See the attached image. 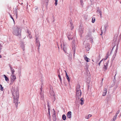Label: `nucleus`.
Instances as JSON below:
<instances>
[{
    "label": "nucleus",
    "mask_w": 121,
    "mask_h": 121,
    "mask_svg": "<svg viewBox=\"0 0 121 121\" xmlns=\"http://www.w3.org/2000/svg\"><path fill=\"white\" fill-rule=\"evenodd\" d=\"M86 50L87 51H88L89 50V47L88 46L87 47H86Z\"/></svg>",
    "instance_id": "obj_31"
},
{
    "label": "nucleus",
    "mask_w": 121,
    "mask_h": 121,
    "mask_svg": "<svg viewBox=\"0 0 121 121\" xmlns=\"http://www.w3.org/2000/svg\"><path fill=\"white\" fill-rule=\"evenodd\" d=\"M21 47L22 48V49H23L24 48V45L22 44L21 45Z\"/></svg>",
    "instance_id": "obj_36"
},
{
    "label": "nucleus",
    "mask_w": 121,
    "mask_h": 121,
    "mask_svg": "<svg viewBox=\"0 0 121 121\" xmlns=\"http://www.w3.org/2000/svg\"><path fill=\"white\" fill-rule=\"evenodd\" d=\"M101 33L100 35H101L103 34H104L106 31V28L105 26L101 28Z\"/></svg>",
    "instance_id": "obj_7"
},
{
    "label": "nucleus",
    "mask_w": 121,
    "mask_h": 121,
    "mask_svg": "<svg viewBox=\"0 0 121 121\" xmlns=\"http://www.w3.org/2000/svg\"><path fill=\"white\" fill-rule=\"evenodd\" d=\"M1 56L0 55V58L1 57Z\"/></svg>",
    "instance_id": "obj_46"
},
{
    "label": "nucleus",
    "mask_w": 121,
    "mask_h": 121,
    "mask_svg": "<svg viewBox=\"0 0 121 121\" xmlns=\"http://www.w3.org/2000/svg\"><path fill=\"white\" fill-rule=\"evenodd\" d=\"M84 58L85 60L87 62H88L89 61L90 59L87 57L86 55H84Z\"/></svg>",
    "instance_id": "obj_12"
},
{
    "label": "nucleus",
    "mask_w": 121,
    "mask_h": 121,
    "mask_svg": "<svg viewBox=\"0 0 121 121\" xmlns=\"http://www.w3.org/2000/svg\"><path fill=\"white\" fill-rule=\"evenodd\" d=\"M70 26H71V27L72 29H73L74 28V26L73 25V23H72V22H71H71H70Z\"/></svg>",
    "instance_id": "obj_22"
},
{
    "label": "nucleus",
    "mask_w": 121,
    "mask_h": 121,
    "mask_svg": "<svg viewBox=\"0 0 121 121\" xmlns=\"http://www.w3.org/2000/svg\"><path fill=\"white\" fill-rule=\"evenodd\" d=\"M4 76L5 79V80L7 82L9 81V79L5 75H3Z\"/></svg>",
    "instance_id": "obj_18"
},
{
    "label": "nucleus",
    "mask_w": 121,
    "mask_h": 121,
    "mask_svg": "<svg viewBox=\"0 0 121 121\" xmlns=\"http://www.w3.org/2000/svg\"><path fill=\"white\" fill-rule=\"evenodd\" d=\"M117 117V116H116V115H115V116L113 117L112 119L111 120V121H115L116 120Z\"/></svg>",
    "instance_id": "obj_26"
},
{
    "label": "nucleus",
    "mask_w": 121,
    "mask_h": 121,
    "mask_svg": "<svg viewBox=\"0 0 121 121\" xmlns=\"http://www.w3.org/2000/svg\"><path fill=\"white\" fill-rule=\"evenodd\" d=\"M67 37L69 40L73 38L72 34V35L70 33H69L68 34Z\"/></svg>",
    "instance_id": "obj_10"
},
{
    "label": "nucleus",
    "mask_w": 121,
    "mask_h": 121,
    "mask_svg": "<svg viewBox=\"0 0 121 121\" xmlns=\"http://www.w3.org/2000/svg\"><path fill=\"white\" fill-rule=\"evenodd\" d=\"M103 80V79H102V81Z\"/></svg>",
    "instance_id": "obj_48"
},
{
    "label": "nucleus",
    "mask_w": 121,
    "mask_h": 121,
    "mask_svg": "<svg viewBox=\"0 0 121 121\" xmlns=\"http://www.w3.org/2000/svg\"><path fill=\"white\" fill-rule=\"evenodd\" d=\"M10 69L12 73L11 74H13L14 72H15V70H14V69L13 68H12L11 66H10Z\"/></svg>",
    "instance_id": "obj_15"
},
{
    "label": "nucleus",
    "mask_w": 121,
    "mask_h": 121,
    "mask_svg": "<svg viewBox=\"0 0 121 121\" xmlns=\"http://www.w3.org/2000/svg\"><path fill=\"white\" fill-rule=\"evenodd\" d=\"M11 18H12V19H13V21L14 22V20L13 18L11 16Z\"/></svg>",
    "instance_id": "obj_39"
},
{
    "label": "nucleus",
    "mask_w": 121,
    "mask_h": 121,
    "mask_svg": "<svg viewBox=\"0 0 121 121\" xmlns=\"http://www.w3.org/2000/svg\"><path fill=\"white\" fill-rule=\"evenodd\" d=\"M41 92L40 93V98L41 99H43L44 97V95L43 93L42 92V89L41 88L40 89Z\"/></svg>",
    "instance_id": "obj_11"
},
{
    "label": "nucleus",
    "mask_w": 121,
    "mask_h": 121,
    "mask_svg": "<svg viewBox=\"0 0 121 121\" xmlns=\"http://www.w3.org/2000/svg\"><path fill=\"white\" fill-rule=\"evenodd\" d=\"M108 62V61H107L105 62V63H104V66L103 67V69L104 71L106 70L107 69Z\"/></svg>",
    "instance_id": "obj_6"
},
{
    "label": "nucleus",
    "mask_w": 121,
    "mask_h": 121,
    "mask_svg": "<svg viewBox=\"0 0 121 121\" xmlns=\"http://www.w3.org/2000/svg\"><path fill=\"white\" fill-rule=\"evenodd\" d=\"M120 111L119 110H118L116 113L115 115H116V116L117 117V115L119 114L120 112Z\"/></svg>",
    "instance_id": "obj_33"
},
{
    "label": "nucleus",
    "mask_w": 121,
    "mask_h": 121,
    "mask_svg": "<svg viewBox=\"0 0 121 121\" xmlns=\"http://www.w3.org/2000/svg\"><path fill=\"white\" fill-rule=\"evenodd\" d=\"M21 73V71H19V73Z\"/></svg>",
    "instance_id": "obj_43"
},
{
    "label": "nucleus",
    "mask_w": 121,
    "mask_h": 121,
    "mask_svg": "<svg viewBox=\"0 0 121 121\" xmlns=\"http://www.w3.org/2000/svg\"><path fill=\"white\" fill-rule=\"evenodd\" d=\"M50 90L49 91L50 94L51 96H54L55 95V93H54V92L53 90V89L52 87L51 88V87H50Z\"/></svg>",
    "instance_id": "obj_8"
},
{
    "label": "nucleus",
    "mask_w": 121,
    "mask_h": 121,
    "mask_svg": "<svg viewBox=\"0 0 121 121\" xmlns=\"http://www.w3.org/2000/svg\"><path fill=\"white\" fill-rule=\"evenodd\" d=\"M66 78L67 79V80L69 82L70 81V79H69V77L68 76H67L66 77Z\"/></svg>",
    "instance_id": "obj_34"
},
{
    "label": "nucleus",
    "mask_w": 121,
    "mask_h": 121,
    "mask_svg": "<svg viewBox=\"0 0 121 121\" xmlns=\"http://www.w3.org/2000/svg\"><path fill=\"white\" fill-rule=\"evenodd\" d=\"M120 116H121V114H120Z\"/></svg>",
    "instance_id": "obj_45"
},
{
    "label": "nucleus",
    "mask_w": 121,
    "mask_h": 121,
    "mask_svg": "<svg viewBox=\"0 0 121 121\" xmlns=\"http://www.w3.org/2000/svg\"><path fill=\"white\" fill-rule=\"evenodd\" d=\"M107 92V90L106 89H105L104 90L103 95L104 96L106 95Z\"/></svg>",
    "instance_id": "obj_16"
},
{
    "label": "nucleus",
    "mask_w": 121,
    "mask_h": 121,
    "mask_svg": "<svg viewBox=\"0 0 121 121\" xmlns=\"http://www.w3.org/2000/svg\"><path fill=\"white\" fill-rule=\"evenodd\" d=\"M104 60V59H103L102 60H101L99 62V63L98 64V65H99V66H100V64L101 62L103 60Z\"/></svg>",
    "instance_id": "obj_32"
},
{
    "label": "nucleus",
    "mask_w": 121,
    "mask_h": 121,
    "mask_svg": "<svg viewBox=\"0 0 121 121\" xmlns=\"http://www.w3.org/2000/svg\"><path fill=\"white\" fill-rule=\"evenodd\" d=\"M113 49V48H112V49Z\"/></svg>",
    "instance_id": "obj_49"
},
{
    "label": "nucleus",
    "mask_w": 121,
    "mask_h": 121,
    "mask_svg": "<svg viewBox=\"0 0 121 121\" xmlns=\"http://www.w3.org/2000/svg\"><path fill=\"white\" fill-rule=\"evenodd\" d=\"M36 40H38V37H36Z\"/></svg>",
    "instance_id": "obj_41"
},
{
    "label": "nucleus",
    "mask_w": 121,
    "mask_h": 121,
    "mask_svg": "<svg viewBox=\"0 0 121 121\" xmlns=\"http://www.w3.org/2000/svg\"><path fill=\"white\" fill-rule=\"evenodd\" d=\"M80 86L79 85H78L76 87V98H78V99L80 98L81 92L80 90Z\"/></svg>",
    "instance_id": "obj_4"
},
{
    "label": "nucleus",
    "mask_w": 121,
    "mask_h": 121,
    "mask_svg": "<svg viewBox=\"0 0 121 121\" xmlns=\"http://www.w3.org/2000/svg\"><path fill=\"white\" fill-rule=\"evenodd\" d=\"M76 49V47L74 46H74H72V50L73 51V56H74V54H75V50Z\"/></svg>",
    "instance_id": "obj_14"
},
{
    "label": "nucleus",
    "mask_w": 121,
    "mask_h": 121,
    "mask_svg": "<svg viewBox=\"0 0 121 121\" xmlns=\"http://www.w3.org/2000/svg\"><path fill=\"white\" fill-rule=\"evenodd\" d=\"M13 33L14 35L20 37H21V30L19 27L16 26L13 28Z\"/></svg>",
    "instance_id": "obj_2"
},
{
    "label": "nucleus",
    "mask_w": 121,
    "mask_h": 121,
    "mask_svg": "<svg viewBox=\"0 0 121 121\" xmlns=\"http://www.w3.org/2000/svg\"><path fill=\"white\" fill-rule=\"evenodd\" d=\"M55 4L56 5L57 4V0H55Z\"/></svg>",
    "instance_id": "obj_35"
},
{
    "label": "nucleus",
    "mask_w": 121,
    "mask_h": 121,
    "mask_svg": "<svg viewBox=\"0 0 121 121\" xmlns=\"http://www.w3.org/2000/svg\"><path fill=\"white\" fill-rule=\"evenodd\" d=\"M91 116V114H89L88 115H86L85 116V118L86 119H88Z\"/></svg>",
    "instance_id": "obj_23"
},
{
    "label": "nucleus",
    "mask_w": 121,
    "mask_h": 121,
    "mask_svg": "<svg viewBox=\"0 0 121 121\" xmlns=\"http://www.w3.org/2000/svg\"><path fill=\"white\" fill-rule=\"evenodd\" d=\"M66 44H65V45H66ZM63 50L64 51L66 52V48L65 47V44L64 43L63 44Z\"/></svg>",
    "instance_id": "obj_21"
},
{
    "label": "nucleus",
    "mask_w": 121,
    "mask_h": 121,
    "mask_svg": "<svg viewBox=\"0 0 121 121\" xmlns=\"http://www.w3.org/2000/svg\"><path fill=\"white\" fill-rule=\"evenodd\" d=\"M36 43L39 44L38 45L39 46V47L40 46V43L39 40H36Z\"/></svg>",
    "instance_id": "obj_30"
},
{
    "label": "nucleus",
    "mask_w": 121,
    "mask_h": 121,
    "mask_svg": "<svg viewBox=\"0 0 121 121\" xmlns=\"http://www.w3.org/2000/svg\"><path fill=\"white\" fill-rule=\"evenodd\" d=\"M27 33L29 35V37L30 39H31L32 38V36L31 35H30V32L28 30H27Z\"/></svg>",
    "instance_id": "obj_17"
},
{
    "label": "nucleus",
    "mask_w": 121,
    "mask_h": 121,
    "mask_svg": "<svg viewBox=\"0 0 121 121\" xmlns=\"http://www.w3.org/2000/svg\"><path fill=\"white\" fill-rule=\"evenodd\" d=\"M95 20V18L94 17H93L92 19V23H94Z\"/></svg>",
    "instance_id": "obj_29"
},
{
    "label": "nucleus",
    "mask_w": 121,
    "mask_h": 121,
    "mask_svg": "<svg viewBox=\"0 0 121 121\" xmlns=\"http://www.w3.org/2000/svg\"><path fill=\"white\" fill-rule=\"evenodd\" d=\"M0 89L2 91L3 90V87H2V85L0 84Z\"/></svg>",
    "instance_id": "obj_28"
},
{
    "label": "nucleus",
    "mask_w": 121,
    "mask_h": 121,
    "mask_svg": "<svg viewBox=\"0 0 121 121\" xmlns=\"http://www.w3.org/2000/svg\"><path fill=\"white\" fill-rule=\"evenodd\" d=\"M65 72H66V77L67 76H68V75L67 73L66 72V71H65Z\"/></svg>",
    "instance_id": "obj_40"
},
{
    "label": "nucleus",
    "mask_w": 121,
    "mask_h": 121,
    "mask_svg": "<svg viewBox=\"0 0 121 121\" xmlns=\"http://www.w3.org/2000/svg\"><path fill=\"white\" fill-rule=\"evenodd\" d=\"M97 12L100 13V15L101 16L102 15V12L101 10L99 9H98L97 11Z\"/></svg>",
    "instance_id": "obj_20"
},
{
    "label": "nucleus",
    "mask_w": 121,
    "mask_h": 121,
    "mask_svg": "<svg viewBox=\"0 0 121 121\" xmlns=\"http://www.w3.org/2000/svg\"><path fill=\"white\" fill-rule=\"evenodd\" d=\"M16 17H17V12H16Z\"/></svg>",
    "instance_id": "obj_42"
},
{
    "label": "nucleus",
    "mask_w": 121,
    "mask_h": 121,
    "mask_svg": "<svg viewBox=\"0 0 121 121\" xmlns=\"http://www.w3.org/2000/svg\"><path fill=\"white\" fill-rule=\"evenodd\" d=\"M58 72H59V74L58 75V76H59V79L60 80V73L59 72V71H58Z\"/></svg>",
    "instance_id": "obj_37"
},
{
    "label": "nucleus",
    "mask_w": 121,
    "mask_h": 121,
    "mask_svg": "<svg viewBox=\"0 0 121 121\" xmlns=\"http://www.w3.org/2000/svg\"><path fill=\"white\" fill-rule=\"evenodd\" d=\"M67 117L69 119H71L72 117V113L71 111H69L67 112Z\"/></svg>",
    "instance_id": "obj_9"
},
{
    "label": "nucleus",
    "mask_w": 121,
    "mask_h": 121,
    "mask_svg": "<svg viewBox=\"0 0 121 121\" xmlns=\"http://www.w3.org/2000/svg\"><path fill=\"white\" fill-rule=\"evenodd\" d=\"M57 47L59 48V46L58 45H57Z\"/></svg>",
    "instance_id": "obj_44"
},
{
    "label": "nucleus",
    "mask_w": 121,
    "mask_h": 121,
    "mask_svg": "<svg viewBox=\"0 0 121 121\" xmlns=\"http://www.w3.org/2000/svg\"><path fill=\"white\" fill-rule=\"evenodd\" d=\"M110 54H109V52H108L107 54L105 57V58L104 59V60H106L107 58L110 55Z\"/></svg>",
    "instance_id": "obj_19"
},
{
    "label": "nucleus",
    "mask_w": 121,
    "mask_h": 121,
    "mask_svg": "<svg viewBox=\"0 0 121 121\" xmlns=\"http://www.w3.org/2000/svg\"><path fill=\"white\" fill-rule=\"evenodd\" d=\"M111 52H112V51H111V52H110V54L111 53Z\"/></svg>",
    "instance_id": "obj_47"
},
{
    "label": "nucleus",
    "mask_w": 121,
    "mask_h": 121,
    "mask_svg": "<svg viewBox=\"0 0 121 121\" xmlns=\"http://www.w3.org/2000/svg\"><path fill=\"white\" fill-rule=\"evenodd\" d=\"M48 107L49 114L48 116V117L50 118L51 117V116L50 115V112L51 111L52 112V113L53 115H52V117H53V119L54 121H55L56 120V117L55 115V112L54 109H53L51 110L50 109V107L48 105Z\"/></svg>",
    "instance_id": "obj_3"
},
{
    "label": "nucleus",
    "mask_w": 121,
    "mask_h": 121,
    "mask_svg": "<svg viewBox=\"0 0 121 121\" xmlns=\"http://www.w3.org/2000/svg\"><path fill=\"white\" fill-rule=\"evenodd\" d=\"M84 104L83 102V99L82 98L81 99V103L80 104L81 105H83Z\"/></svg>",
    "instance_id": "obj_24"
},
{
    "label": "nucleus",
    "mask_w": 121,
    "mask_h": 121,
    "mask_svg": "<svg viewBox=\"0 0 121 121\" xmlns=\"http://www.w3.org/2000/svg\"><path fill=\"white\" fill-rule=\"evenodd\" d=\"M79 31L82 34L83 32V29L82 27L80 26L79 29Z\"/></svg>",
    "instance_id": "obj_13"
},
{
    "label": "nucleus",
    "mask_w": 121,
    "mask_h": 121,
    "mask_svg": "<svg viewBox=\"0 0 121 121\" xmlns=\"http://www.w3.org/2000/svg\"><path fill=\"white\" fill-rule=\"evenodd\" d=\"M11 83L10 84H12L13 82L16 79V76L14 74H11L10 77Z\"/></svg>",
    "instance_id": "obj_5"
},
{
    "label": "nucleus",
    "mask_w": 121,
    "mask_h": 121,
    "mask_svg": "<svg viewBox=\"0 0 121 121\" xmlns=\"http://www.w3.org/2000/svg\"><path fill=\"white\" fill-rule=\"evenodd\" d=\"M66 118V116L65 115H63L62 116V119L64 120H65Z\"/></svg>",
    "instance_id": "obj_25"
},
{
    "label": "nucleus",
    "mask_w": 121,
    "mask_h": 121,
    "mask_svg": "<svg viewBox=\"0 0 121 121\" xmlns=\"http://www.w3.org/2000/svg\"><path fill=\"white\" fill-rule=\"evenodd\" d=\"M80 2L81 3V5L82 7L83 6V0H80Z\"/></svg>",
    "instance_id": "obj_27"
},
{
    "label": "nucleus",
    "mask_w": 121,
    "mask_h": 121,
    "mask_svg": "<svg viewBox=\"0 0 121 121\" xmlns=\"http://www.w3.org/2000/svg\"><path fill=\"white\" fill-rule=\"evenodd\" d=\"M49 0H45L44 1L46 3H47L48 2Z\"/></svg>",
    "instance_id": "obj_38"
},
{
    "label": "nucleus",
    "mask_w": 121,
    "mask_h": 121,
    "mask_svg": "<svg viewBox=\"0 0 121 121\" xmlns=\"http://www.w3.org/2000/svg\"><path fill=\"white\" fill-rule=\"evenodd\" d=\"M12 95L13 99V102L16 107L18 104V100L19 97V92L18 90H12Z\"/></svg>",
    "instance_id": "obj_1"
}]
</instances>
